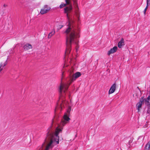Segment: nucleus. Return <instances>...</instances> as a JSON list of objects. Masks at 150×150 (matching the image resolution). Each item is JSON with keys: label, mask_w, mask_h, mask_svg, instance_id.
<instances>
[{"label": "nucleus", "mask_w": 150, "mask_h": 150, "mask_svg": "<svg viewBox=\"0 0 150 150\" xmlns=\"http://www.w3.org/2000/svg\"><path fill=\"white\" fill-rule=\"evenodd\" d=\"M7 6V5H6V4H4V7H6V6Z\"/></svg>", "instance_id": "20"}, {"label": "nucleus", "mask_w": 150, "mask_h": 150, "mask_svg": "<svg viewBox=\"0 0 150 150\" xmlns=\"http://www.w3.org/2000/svg\"><path fill=\"white\" fill-rule=\"evenodd\" d=\"M81 75L80 72H77L70 77L69 81H70V83L63 84L61 83L59 89L60 94H62L63 92L64 93H65L66 91L67 90L70 84L75 81L77 78L80 77Z\"/></svg>", "instance_id": "2"}, {"label": "nucleus", "mask_w": 150, "mask_h": 150, "mask_svg": "<svg viewBox=\"0 0 150 150\" xmlns=\"http://www.w3.org/2000/svg\"><path fill=\"white\" fill-rule=\"evenodd\" d=\"M147 4V5H146V6L145 8V9H147L148 8V6H149L150 4H148V3H146Z\"/></svg>", "instance_id": "16"}, {"label": "nucleus", "mask_w": 150, "mask_h": 150, "mask_svg": "<svg viewBox=\"0 0 150 150\" xmlns=\"http://www.w3.org/2000/svg\"><path fill=\"white\" fill-rule=\"evenodd\" d=\"M66 4L62 3L60 5V7L62 8L66 6L67 5H69V6L66 7L64 8V13L67 14V17L69 20V26L64 32L66 35V48L65 53L66 54H69L71 50V45L72 43L77 44L78 40L77 38L80 37V30L78 26L74 24L73 21H69V17L68 13H71L72 10V7L71 4V0H65Z\"/></svg>", "instance_id": "1"}, {"label": "nucleus", "mask_w": 150, "mask_h": 150, "mask_svg": "<svg viewBox=\"0 0 150 150\" xmlns=\"http://www.w3.org/2000/svg\"><path fill=\"white\" fill-rule=\"evenodd\" d=\"M146 99L144 98V96L142 97L139 100V102L137 103V109L138 112H139L140 110V108H141L142 105L144 104V102H145V100Z\"/></svg>", "instance_id": "3"}, {"label": "nucleus", "mask_w": 150, "mask_h": 150, "mask_svg": "<svg viewBox=\"0 0 150 150\" xmlns=\"http://www.w3.org/2000/svg\"><path fill=\"white\" fill-rule=\"evenodd\" d=\"M52 148H38L37 150H48Z\"/></svg>", "instance_id": "13"}, {"label": "nucleus", "mask_w": 150, "mask_h": 150, "mask_svg": "<svg viewBox=\"0 0 150 150\" xmlns=\"http://www.w3.org/2000/svg\"><path fill=\"white\" fill-rule=\"evenodd\" d=\"M146 3L150 4V0H146Z\"/></svg>", "instance_id": "18"}, {"label": "nucleus", "mask_w": 150, "mask_h": 150, "mask_svg": "<svg viewBox=\"0 0 150 150\" xmlns=\"http://www.w3.org/2000/svg\"><path fill=\"white\" fill-rule=\"evenodd\" d=\"M50 9V7H49L48 5H45L44 6V8L41 9L40 13L42 14H44L47 13Z\"/></svg>", "instance_id": "4"}, {"label": "nucleus", "mask_w": 150, "mask_h": 150, "mask_svg": "<svg viewBox=\"0 0 150 150\" xmlns=\"http://www.w3.org/2000/svg\"><path fill=\"white\" fill-rule=\"evenodd\" d=\"M7 63H6V61L5 63H3L2 62L0 64V72H1L3 69V68H1V67H4L5 66Z\"/></svg>", "instance_id": "11"}, {"label": "nucleus", "mask_w": 150, "mask_h": 150, "mask_svg": "<svg viewBox=\"0 0 150 150\" xmlns=\"http://www.w3.org/2000/svg\"><path fill=\"white\" fill-rule=\"evenodd\" d=\"M117 46H114L108 52V55L109 56L110 54L116 52L117 51Z\"/></svg>", "instance_id": "7"}, {"label": "nucleus", "mask_w": 150, "mask_h": 150, "mask_svg": "<svg viewBox=\"0 0 150 150\" xmlns=\"http://www.w3.org/2000/svg\"><path fill=\"white\" fill-rule=\"evenodd\" d=\"M116 88V83H114L111 87L109 91V94H110L114 93L115 90Z\"/></svg>", "instance_id": "6"}, {"label": "nucleus", "mask_w": 150, "mask_h": 150, "mask_svg": "<svg viewBox=\"0 0 150 150\" xmlns=\"http://www.w3.org/2000/svg\"><path fill=\"white\" fill-rule=\"evenodd\" d=\"M63 25H59L58 26V29H61L63 27Z\"/></svg>", "instance_id": "15"}, {"label": "nucleus", "mask_w": 150, "mask_h": 150, "mask_svg": "<svg viewBox=\"0 0 150 150\" xmlns=\"http://www.w3.org/2000/svg\"><path fill=\"white\" fill-rule=\"evenodd\" d=\"M145 104L148 106L147 113L150 114V96H149L145 100Z\"/></svg>", "instance_id": "5"}, {"label": "nucleus", "mask_w": 150, "mask_h": 150, "mask_svg": "<svg viewBox=\"0 0 150 150\" xmlns=\"http://www.w3.org/2000/svg\"><path fill=\"white\" fill-rule=\"evenodd\" d=\"M64 72H62V77H61V80H62V79H63L64 77Z\"/></svg>", "instance_id": "17"}, {"label": "nucleus", "mask_w": 150, "mask_h": 150, "mask_svg": "<svg viewBox=\"0 0 150 150\" xmlns=\"http://www.w3.org/2000/svg\"><path fill=\"white\" fill-rule=\"evenodd\" d=\"M125 42L123 38H121L120 40L118 43V46L119 48H121L125 45Z\"/></svg>", "instance_id": "8"}, {"label": "nucleus", "mask_w": 150, "mask_h": 150, "mask_svg": "<svg viewBox=\"0 0 150 150\" xmlns=\"http://www.w3.org/2000/svg\"><path fill=\"white\" fill-rule=\"evenodd\" d=\"M55 33V30H53L48 35V38H50Z\"/></svg>", "instance_id": "12"}, {"label": "nucleus", "mask_w": 150, "mask_h": 150, "mask_svg": "<svg viewBox=\"0 0 150 150\" xmlns=\"http://www.w3.org/2000/svg\"><path fill=\"white\" fill-rule=\"evenodd\" d=\"M145 150H150V141L146 145Z\"/></svg>", "instance_id": "10"}, {"label": "nucleus", "mask_w": 150, "mask_h": 150, "mask_svg": "<svg viewBox=\"0 0 150 150\" xmlns=\"http://www.w3.org/2000/svg\"><path fill=\"white\" fill-rule=\"evenodd\" d=\"M23 48L24 51H27L30 49L32 48V46L31 45L29 44H27L23 46Z\"/></svg>", "instance_id": "9"}, {"label": "nucleus", "mask_w": 150, "mask_h": 150, "mask_svg": "<svg viewBox=\"0 0 150 150\" xmlns=\"http://www.w3.org/2000/svg\"><path fill=\"white\" fill-rule=\"evenodd\" d=\"M133 141V139L132 138H130V139L128 143L130 145V143H132Z\"/></svg>", "instance_id": "14"}, {"label": "nucleus", "mask_w": 150, "mask_h": 150, "mask_svg": "<svg viewBox=\"0 0 150 150\" xmlns=\"http://www.w3.org/2000/svg\"><path fill=\"white\" fill-rule=\"evenodd\" d=\"M146 9H144V14H145V13H146Z\"/></svg>", "instance_id": "19"}]
</instances>
